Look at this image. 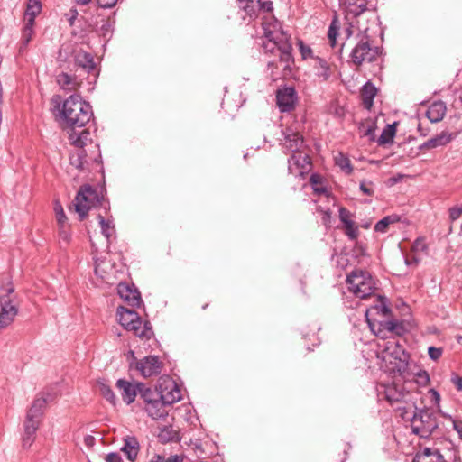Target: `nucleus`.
I'll use <instances>...</instances> for the list:
<instances>
[{"mask_svg":"<svg viewBox=\"0 0 462 462\" xmlns=\"http://www.w3.org/2000/svg\"><path fill=\"white\" fill-rule=\"evenodd\" d=\"M58 113L56 116L65 126L76 129L84 127L93 118L92 106L79 95H71L60 103V97L51 99Z\"/></svg>","mask_w":462,"mask_h":462,"instance_id":"nucleus-1","label":"nucleus"},{"mask_svg":"<svg viewBox=\"0 0 462 462\" xmlns=\"http://www.w3.org/2000/svg\"><path fill=\"white\" fill-rule=\"evenodd\" d=\"M42 11L41 0H28L24 14V20L31 19L35 21L36 16Z\"/></svg>","mask_w":462,"mask_h":462,"instance_id":"nucleus-36","label":"nucleus"},{"mask_svg":"<svg viewBox=\"0 0 462 462\" xmlns=\"http://www.w3.org/2000/svg\"><path fill=\"white\" fill-rule=\"evenodd\" d=\"M371 311H375L377 314H381L383 317H388L391 312V309L388 307L386 302L383 300L382 297H379L378 303L374 306H372L370 310H367L366 312V319L368 318V313Z\"/></svg>","mask_w":462,"mask_h":462,"instance_id":"nucleus-41","label":"nucleus"},{"mask_svg":"<svg viewBox=\"0 0 462 462\" xmlns=\"http://www.w3.org/2000/svg\"><path fill=\"white\" fill-rule=\"evenodd\" d=\"M15 317L13 312H5L0 310V325L5 328L11 325Z\"/></svg>","mask_w":462,"mask_h":462,"instance_id":"nucleus-50","label":"nucleus"},{"mask_svg":"<svg viewBox=\"0 0 462 462\" xmlns=\"http://www.w3.org/2000/svg\"><path fill=\"white\" fill-rule=\"evenodd\" d=\"M239 8L243 10L245 16L254 19L260 11V0H238Z\"/></svg>","mask_w":462,"mask_h":462,"instance_id":"nucleus-33","label":"nucleus"},{"mask_svg":"<svg viewBox=\"0 0 462 462\" xmlns=\"http://www.w3.org/2000/svg\"><path fill=\"white\" fill-rule=\"evenodd\" d=\"M358 130L363 136H366L370 141L375 140L376 124L372 119H366L360 123Z\"/></svg>","mask_w":462,"mask_h":462,"instance_id":"nucleus-35","label":"nucleus"},{"mask_svg":"<svg viewBox=\"0 0 462 462\" xmlns=\"http://www.w3.org/2000/svg\"><path fill=\"white\" fill-rule=\"evenodd\" d=\"M381 347V358L385 364L386 370L390 374H398L404 381L411 380L410 354L403 346L398 341L388 340Z\"/></svg>","mask_w":462,"mask_h":462,"instance_id":"nucleus-4","label":"nucleus"},{"mask_svg":"<svg viewBox=\"0 0 462 462\" xmlns=\"http://www.w3.org/2000/svg\"><path fill=\"white\" fill-rule=\"evenodd\" d=\"M372 186H373V183L371 181L366 182L365 180H363L360 182L359 188H360V190L365 195L373 196L374 191V189L372 188Z\"/></svg>","mask_w":462,"mask_h":462,"instance_id":"nucleus-55","label":"nucleus"},{"mask_svg":"<svg viewBox=\"0 0 462 462\" xmlns=\"http://www.w3.org/2000/svg\"><path fill=\"white\" fill-rule=\"evenodd\" d=\"M377 94L376 87L370 81H367L360 90V97L364 107L370 110L374 105V99Z\"/></svg>","mask_w":462,"mask_h":462,"instance_id":"nucleus-28","label":"nucleus"},{"mask_svg":"<svg viewBox=\"0 0 462 462\" xmlns=\"http://www.w3.org/2000/svg\"><path fill=\"white\" fill-rule=\"evenodd\" d=\"M97 388H98V391L101 393V395L106 401H108L113 406H116L117 399H116L115 393L111 389V387L108 384H106L105 382H98Z\"/></svg>","mask_w":462,"mask_h":462,"instance_id":"nucleus-38","label":"nucleus"},{"mask_svg":"<svg viewBox=\"0 0 462 462\" xmlns=\"http://www.w3.org/2000/svg\"><path fill=\"white\" fill-rule=\"evenodd\" d=\"M135 368L143 377H151L161 374L162 362L157 356H148L139 361L136 360Z\"/></svg>","mask_w":462,"mask_h":462,"instance_id":"nucleus-10","label":"nucleus"},{"mask_svg":"<svg viewBox=\"0 0 462 462\" xmlns=\"http://www.w3.org/2000/svg\"><path fill=\"white\" fill-rule=\"evenodd\" d=\"M97 218L101 227L102 234L106 236L107 240H109L110 237H112L115 233V226L113 223L110 220H106L104 217H102L100 214L97 216Z\"/></svg>","mask_w":462,"mask_h":462,"instance_id":"nucleus-40","label":"nucleus"},{"mask_svg":"<svg viewBox=\"0 0 462 462\" xmlns=\"http://www.w3.org/2000/svg\"><path fill=\"white\" fill-rule=\"evenodd\" d=\"M367 322L371 329L377 335L383 334L384 337V332L393 333L397 336H402L405 332L404 325L402 321H398L395 319L392 320H382V321H372L370 319H367Z\"/></svg>","mask_w":462,"mask_h":462,"instance_id":"nucleus-9","label":"nucleus"},{"mask_svg":"<svg viewBox=\"0 0 462 462\" xmlns=\"http://www.w3.org/2000/svg\"><path fill=\"white\" fill-rule=\"evenodd\" d=\"M139 441L134 436L127 435L124 438V445L121 450L126 455L130 461H134L139 453Z\"/></svg>","mask_w":462,"mask_h":462,"instance_id":"nucleus-27","label":"nucleus"},{"mask_svg":"<svg viewBox=\"0 0 462 462\" xmlns=\"http://www.w3.org/2000/svg\"><path fill=\"white\" fill-rule=\"evenodd\" d=\"M134 322L135 328H126L127 330L133 331L135 336L141 338L150 339L152 337L153 331L149 322L143 323L138 314Z\"/></svg>","mask_w":462,"mask_h":462,"instance_id":"nucleus-31","label":"nucleus"},{"mask_svg":"<svg viewBox=\"0 0 462 462\" xmlns=\"http://www.w3.org/2000/svg\"><path fill=\"white\" fill-rule=\"evenodd\" d=\"M140 397L145 402V405H148L153 400L161 399L159 389H152L147 387L144 383H139V392Z\"/></svg>","mask_w":462,"mask_h":462,"instance_id":"nucleus-34","label":"nucleus"},{"mask_svg":"<svg viewBox=\"0 0 462 462\" xmlns=\"http://www.w3.org/2000/svg\"><path fill=\"white\" fill-rule=\"evenodd\" d=\"M167 407L168 404L162 399H156L145 405V411L152 420H160L168 415Z\"/></svg>","mask_w":462,"mask_h":462,"instance_id":"nucleus-25","label":"nucleus"},{"mask_svg":"<svg viewBox=\"0 0 462 462\" xmlns=\"http://www.w3.org/2000/svg\"><path fill=\"white\" fill-rule=\"evenodd\" d=\"M412 462H447V460L438 448H423L416 453Z\"/></svg>","mask_w":462,"mask_h":462,"instance_id":"nucleus-22","label":"nucleus"},{"mask_svg":"<svg viewBox=\"0 0 462 462\" xmlns=\"http://www.w3.org/2000/svg\"><path fill=\"white\" fill-rule=\"evenodd\" d=\"M283 145L288 151L296 152L303 148L304 140L300 133L294 132L291 129H286V131L283 132Z\"/></svg>","mask_w":462,"mask_h":462,"instance_id":"nucleus-21","label":"nucleus"},{"mask_svg":"<svg viewBox=\"0 0 462 462\" xmlns=\"http://www.w3.org/2000/svg\"><path fill=\"white\" fill-rule=\"evenodd\" d=\"M106 462H122V457L117 452H111L106 455Z\"/></svg>","mask_w":462,"mask_h":462,"instance_id":"nucleus-57","label":"nucleus"},{"mask_svg":"<svg viewBox=\"0 0 462 462\" xmlns=\"http://www.w3.org/2000/svg\"><path fill=\"white\" fill-rule=\"evenodd\" d=\"M260 10H263L265 12H271L273 10V2H271V1L261 2L260 1Z\"/></svg>","mask_w":462,"mask_h":462,"instance_id":"nucleus-62","label":"nucleus"},{"mask_svg":"<svg viewBox=\"0 0 462 462\" xmlns=\"http://www.w3.org/2000/svg\"><path fill=\"white\" fill-rule=\"evenodd\" d=\"M336 164L346 174H351L353 171V167L351 165L350 160L342 153H339L338 156L335 158Z\"/></svg>","mask_w":462,"mask_h":462,"instance_id":"nucleus-43","label":"nucleus"},{"mask_svg":"<svg viewBox=\"0 0 462 462\" xmlns=\"http://www.w3.org/2000/svg\"><path fill=\"white\" fill-rule=\"evenodd\" d=\"M117 315L119 322L125 328H133L134 327V319L137 318V312L125 307H117Z\"/></svg>","mask_w":462,"mask_h":462,"instance_id":"nucleus-30","label":"nucleus"},{"mask_svg":"<svg viewBox=\"0 0 462 462\" xmlns=\"http://www.w3.org/2000/svg\"><path fill=\"white\" fill-rule=\"evenodd\" d=\"M97 2L102 8H111L116 4L117 0H97Z\"/></svg>","mask_w":462,"mask_h":462,"instance_id":"nucleus-59","label":"nucleus"},{"mask_svg":"<svg viewBox=\"0 0 462 462\" xmlns=\"http://www.w3.org/2000/svg\"><path fill=\"white\" fill-rule=\"evenodd\" d=\"M73 60L77 67L83 69L88 73L96 69V63L92 54L82 49H75L73 51Z\"/></svg>","mask_w":462,"mask_h":462,"instance_id":"nucleus-17","label":"nucleus"},{"mask_svg":"<svg viewBox=\"0 0 462 462\" xmlns=\"http://www.w3.org/2000/svg\"><path fill=\"white\" fill-rule=\"evenodd\" d=\"M57 83L62 88H70V86L73 83V79L68 73L62 72L57 76Z\"/></svg>","mask_w":462,"mask_h":462,"instance_id":"nucleus-49","label":"nucleus"},{"mask_svg":"<svg viewBox=\"0 0 462 462\" xmlns=\"http://www.w3.org/2000/svg\"><path fill=\"white\" fill-rule=\"evenodd\" d=\"M78 14H79L78 11L75 8H71L69 10V13L66 14V16L68 17V22L70 26H72L74 24V22L78 17Z\"/></svg>","mask_w":462,"mask_h":462,"instance_id":"nucleus-58","label":"nucleus"},{"mask_svg":"<svg viewBox=\"0 0 462 462\" xmlns=\"http://www.w3.org/2000/svg\"><path fill=\"white\" fill-rule=\"evenodd\" d=\"M34 24L35 21L32 20V18L24 20L18 47V53L20 55H23L27 51L28 44L34 35Z\"/></svg>","mask_w":462,"mask_h":462,"instance_id":"nucleus-23","label":"nucleus"},{"mask_svg":"<svg viewBox=\"0 0 462 462\" xmlns=\"http://www.w3.org/2000/svg\"><path fill=\"white\" fill-rule=\"evenodd\" d=\"M310 165V158L308 154L303 153L301 150L300 152H292L291 157L288 159V171L290 173H293V168L300 169V173L302 174L303 171Z\"/></svg>","mask_w":462,"mask_h":462,"instance_id":"nucleus-24","label":"nucleus"},{"mask_svg":"<svg viewBox=\"0 0 462 462\" xmlns=\"http://www.w3.org/2000/svg\"><path fill=\"white\" fill-rule=\"evenodd\" d=\"M177 433L170 427H164L160 434L159 438L162 442L173 441L176 439Z\"/></svg>","mask_w":462,"mask_h":462,"instance_id":"nucleus-48","label":"nucleus"},{"mask_svg":"<svg viewBox=\"0 0 462 462\" xmlns=\"http://www.w3.org/2000/svg\"><path fill=\"white\" fill-rule=\"evenodd\" d=\"M437 414L430 408L415 407L411 420V432L420 438H429L438 429Z\"/></svg>","mask_w":462,"mask_h":462,"instance_id":"nucleus-6","label":"nucleus"},{"mask_svg":"<svg viewBox=\"0 0 462 462\" xmlns=\"http://www.w3.org/2000/svg\"><path fill=\"white\" fill-rule=\"evenodd\" d=\"M100 157V152L98 149L97 150V154L93 157L88 156L86 149H79L77 152H73L70 157V165L75 167L76 169L84 171H88L89 162H97V159Z\"/></svg>","mask_w":462,"mask_h":462,"instance_id":"nucleus-16","label":"nucleus"},{"mask_svg":"<svg viewBox=\"0 0 462 462\" xmlns=\"http://www.w3.org/2000/svg\"><path fill=\"white\" fill-rule=\"evenodd\" d=\"M161 399L168 406L179 402L181 399V392L177 383L172 380H166L159 386Z\"/></svg>","mask_w":462,"mask_h":462,"instance_id":"nucleus-14","label":"nucleus"},{"mask_svg":"<svg viewBox=\"0 0 462 462\" xmlns=\"http://www.w3.org/2000/svg\"><path fill=\"white\" fill-rule=\"evenodd\" d=\"M0 310L5 312H13L14 317L18 314L17 296L12 282H9L6 288L0 290Z\"/></svg>","mask_w":462,"mask_h":462,"instance_id":"nucleus-11","label":"nucleus"},{"mask_svg":"<svg viewBox=\"0 0 462 462\" xmlns=\"http://www.w3.org/2000/svg\"><path fill=\"white\" fill-rule=\"evenodd\" d=\"M264 37L267 40L263 42V47L265 52H270L275 59L268 61V68L272 69V75L274 76L273 69H277L279 64L283 69H291L294 60L292 56V45L291 43V36L283 31H267L264 32Z\"/></svg>","mask_w":462,"mask_h":462,"instance_id":"nucleus-2","label":"nucleus"},{"mask_svg":"<svg viewBox=\"0 0 462 462\" xmlns=\"http://www.w3.org/2000/svg\"><path fill=\"white\" fill-rule=\"evenodd\" d=\"M398 221V217L394 215L386 216L379 220L374 226V231L380 233H385L388 229V226L391 224H393Z\"/></svg>","mask_w":462,"mask_h":462,"instance_id":"nucleus-42","label":"nucleus"},{"mask_svg":"<svg viewBox=\"0 0 462 462\" xmlns=\"http://www.w3.org/2000/svg\"><path fill=\"white\" fill-rule=\"evenodd\" d=\"M428 249V245L427 244L425 243L424 241V238L422 237H419L417 238L413 245H412V250L415 252V253H418V252H426Z\"/></svg>","mask_w":462,"mask_h":462,"instance_id":"nucleus-52","label":"nucleus"},{"mask_svg":"<svg viewBox=\"0 0 462 462\" xmlns=\"http://www.w3.org/2000/svg\"><path fill=\"white\" fill-rule=\"evenodd\" d=\"M149 462H183V458L178 455L165 457L163 455L155 454Z\"/></svg>","mask_w":462,"mask_h":462,"instance_id":"nucleus-47","label":"nucleus"},{"mask_svg":"<svg viewBox=\"0 0 462 462\" xmlns=\"http://www.w3.org/2000/svg\"><path fill=\"white\" fill-rule=\"evenodd\" d=\"M366 31L365 29L364 33L358 34V42L350 54L352 62L356 66H361L364 62H373L380 54L379 47L371 45Z\"/></svg>","mask_w":462,"mask_h":462,"instance_id":"nucleus-8","label":"nucleus"},{"mask_svg":"<svg viewBox=\"0 0 462 462\" xmlns=\"http://www.w3.org/2000/svg\"><path fill=\"white\" fill-rule=\"evenodd\" d=\"M299 50L303 60L308 58H315L312 56V50L309 45L304 44L302 41H299Z\"/></svg>","mask_w":462,"mask_h":462,"instance_id":"nucleus-51","label":"nucleus"},{"mask_svg":"<svg viewBox=\"0 0 462 462\" xmlns=\"http://www.w3.org/2000/svg\"><path fill=\"white\" fill-rule=\"evenodd\" d=\"M338 217L342 224L352 221V213L346 208H340L338 210Z\"/></svg>","mask_w":462,"mask_h":462,"instance_id":"nucleus-54","label":"nucleus"},{"mask_svg":"<svg viewBox=\"0 0 462 462\" xmlns=\"http://www.w3.org/2000/svg\"><path fill=\"white\" fill-rule=\"evenodd\" d=\"M120 298L131 307H139L142 303L141 294L137 289L126 282H120L117 286Z\"/></svg>","mask_w":462,"mask_h":462,"instance_id":"nucleus-15","label":"nucleus"},{"mask_svg":"<svg viewBox=\"0 0 462 462\" xmlns=\"http://www.w3.org/2000/svg\"><path fill=\"white\" fill-rule=\"evenodd\" d=\"M116 387L120 391L122 399L126 404H131L134 402L139 392V383L134 384L127 380L118 379Z\"/></svg>","mask_w":462,"mask_h":462,"instance_id":"nucleus-18","label":"nucleus"},{"mask_svg":"<svg viewBox=\"0 0 462 462\" xmlns=\"http://www.w3.org/2000/svg\"><path fill=\"white\" fill-rule=\"evenodd\" d=\"M446 111V104L443 101H435L429 106L426 116L431 123H438L444 118Z\"/></svg>","mask_w":462,"mask_h":462,"instance_id":"nucleus-29","label":"nucleus"},{"mask_svg":"<svg viewBox=\"0 0 462 462\" xmlns=\"http://www.w3.org/2000/svg\"><path fill=\"white\" fill-rule=\"evenodd\" d=\"M462 215V205L455 206L449 208V218L452 221L458 219Z\"/></svg>","mask_w":462,"mask_h":462,"instance_id":"nucleus-56","label":"nucleus"},{"mask_svg":"<svg viewBox=\"0 0 462 462\" xmlns=\"http://www.w3.org/2000/svg\"><path fill=\"white\" fill-rule=\"evenodd\" d=\"M54 211L56 214V220H57L60 227L63 228L66 224L67 217L65 215V212L63 210L61 204L59 201L55 202Z\"/></svg>","mask_w":462,"mask_h":462,"instance_id":"nucleus-46","label":"nucleus"},{"mask_svg":"<svg viewBox=\"0 0 462 462\" xmlns=\"http://www.w3.org/2000/svg\"><path fill=\"white\" fill-rule=\"evenodd\" d=\"M55 393L50 391L40 392L28 409L23 422V446L29 448L35 439L47 403L55 400Z\"/></svg>","mask_w":462,"mask_h":462,"instance_id":"nucleus-3","label":"nucleus"},{"mask_svg":"<svg viewBox=\"0 0 462 462\" xmlns=\"http://www.w3.org/2000/svg\"><path fill=\"white\" fill-rule=\"evenodd\" d=\"M455 134H450L448 131H442L440 134L423 143L420 146V149H433L439 146H444L450 143L455 138Z\"/></svg>","mask_w":462,"mask_h":462,"instance_id":"nucleus-26","label":"nucleus"},{"mask_svg":"<svg viewBox=\"0 0 462 462\" xmlns=\"http://www.w3.org/2000/svg\"><path fill=\"white\" fill-rule=\"evenodd\" d=\"M412 374L415 383L420 387H425L430 382V375L425 370H419L417 373H411Z\"/></svg>","mask_w":462,"mask_h":462,"instance_id":"nucleus-45","label":"nucleus"},{"mask_svg":"<svg viewBox=\"0 0 462 462\" xmlns=\"http://www.w3.org/2000/svg\"><path fill=\"white\" fill-rule=\"evenodd\" d=\"M346 236L349 240H356L359 235L358 226L352 220L343 224Z\"/></svg>","mask_w":462,"mask_h":462,"instance_id":"nucleus-44","label":"nucleus"},{"mask_svg":"<svg viewBox=\"0 0 462 462\" xmlns=\"http://www.w3.org/2000/svg\"><path fill=\"white\" fill-rule=\"evenodd\" d=\"M315 75L321 81H327L332 75V69L328 61L322 58L315 57Z\"/></svg>","mask_w":462,"mask_h":462,"instance_id":"nucleus-32","label":"nucleus"},{"mask_svg":"<svg viewBox=\"0 0 462 462\" xmlns=\"http://www.w3.org/2000/svg\"><path fill=\"white\" fill-rule=\"evenodd\" d=\"M69 140L72 145L80 150L85 149L88 145L93 148H98L97 144L92 143L88 129H82L79 132H77L76 129H72V132L69 134Z\"/></svg>","mask_w":462,"mask_h":462,"instance_id":"nucleus-19","label":"nucleus"},{"mask_svg":"<svg viewBox=\"0 0 462 462\" xmlns=\"http://www.w3.org/2000/svg\"><path fill=\"white\" fill-rule=\"evenodd\" d=\"M102 198L99 197L96 189L89 184L83 185L78 191L74 199V207L80 220H83L92 208L102 204Z\"/></svg>","mask_w":462,"mask_h":462,"instance_id":"nucleus-7","label":"nucleus"},{"mask_svg":"<svg viewBox=\"0 0 462 462\" xmlns=\"http://www.w3.org/2000/svg\"><path fill=\"white\" fill-rule=\"evenodd\" d=\"M346 282L349 291L362 300L372 296L376 289L375 281L370 273L359 269L352 271Z\"/></svg>","mask_w":462,"mask_h":462,"instance_id":"nucleus-5","label":"nucleus"},{"mask_svg":"<svg viewBox=\"0 0 462 462\" xmlns=\"http://www.w3.org/2000/svg\"><path fill=\"white\" fill-rule=\"evenodd\" d=\"M340 30V23L337 16H334L328 31V43L332 48H335L337 46V38L338 36Z\"/></svg>","mask_w":462,"mask_h":462,"instance_id":"nucleus-37","label":"nucleus"},{"mask_svg":"<svg viewBox=\"0 0 462 462\" xmlns=\"http://www.w3.org/2000/svg\"><path fill=\"white\" fill-rule=\"evenodd\" d=\"M379 395L392 405L399 402H408L411 396L409 392H405L402 387L396 384L382 385Z\"/></svg>","mask_w":462,"mask_h":462,"instance_id":"nucleus-12","label":"nucleus"},{"mask_svg":"<svg viewBox=\"0 0 462 462\" xmlns=\"http://www.w3.org/2000/svg\"><path fill=\"white\" fill-rule=\"evenodd\" d=\"M276 102L281 112H291L297 102V93L292 87L280 88L276 93Z\"/></svg>","mask_w":462,"mask_h":462,"instance_id":"nucleus-13","label":"nucleus"},{"mask_svg":"<svg viewBox=\"0 0 462 462\" xmlns=\"http://www.w3.org/2000/svg\"><path fill=\"white\" fill-rule=\"evenodd\" d=\"M428 354L431 360L437 361L441 357L443 349L441 347L430 346L428 348Z\"/></svg>","mask_w":462,"mask_h":462,"instance_id":"nucleus-53","label":"nucleus"},{"mask_svg":"<svg viewBox=\"0 0 462 462\" xmlns=\"http://www.w3.org/2000/svg\"><path fill=\"white\" fill-rule=\"evenodd\" d=\"M451 382L456 386L457 391H462V377L458 375H454L451 378Z\"/></svg>","mask_w":462,"mask_h":462,"instance_id":"nucleus-61","label":"nucleus"},{"mask_svg":"<svg viewBox=\"0 0 462 462\" xmlns=\"http://www.w3.org/2000/svg\"><path fill=\"white\" fill-rule=\"evenodd\" d=\"M60 237L65 241L68 242L69 238V235L67 229V225L65 224V226L63 228L60 227Z\"/></svg>","mask_w":462,"mask_h":462,"instance_id":"nucleus-63","label":"nucleus"},{"mask_svg":"<svg viewBox=\"0 0 462 462\" xmlns=\"http://www.w3.org/2000/svg\"><path fill=\"white\" fill-rule=\"evenodd\" d=\"M453 428L459 435H461L462 434V420H453Z\"/></svg>","mask_w":462,"mask_h":462,"instance_id":"nucleus-64","label":"nucleus"},{"mask_svg":"<svg viewBox=\"0 0 462 462\" xmlns=\"http://www.w3.org/2000/svg\"><path fill=\"white\" fill-rule=\"evenodd\" d=\"M344 11L346 20L356 19L366 10V0H344Z\"/></svg>","mask_w":462,"mask_h":462,"instance_id":"nucleus-20","label":"nucleus"},{"mask_svg":"<svg viewBox=\"0 0 462 462\" xmlns=\"http://www.w3.org/2000/svg\"><path fill=\"white\" fill-rule=\"evenodd\" d=\"M394 135H395V127H394V125H387L383 128V132H382V134H381V135H380V137H379L377 142H378V143L380 145L391 143L393 141Z\"/></svg>","mask_w":462,"mask_h":462,"instance_id":"nucleus-39","label":"nucleus"},{"mask_svg":"<svg viewBox=\"0 0 462 462\" xmlns=\"http://www.w3.org/2000/svg\"><path fill=\"white\" fill-rule=\"evenodd\" d=\"M355 20L356 19L346 20L347 26L345 28V33H346V38H350L353 35V32H354L353 28H354Z\"/></svg>","mask_w":462,"mask_h":462,"instance_id":"nucleus-60","label":"nucleus"}]
</instances>
